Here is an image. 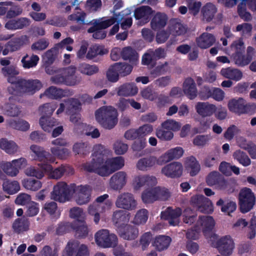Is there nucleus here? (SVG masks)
I'll return each instance as SVG.
<instances>
[{
  "label": "nucleus",
  "instance_id": "obj_42",
  "mask_svg": "<svg viewBox=\"0 0 256 256\" xmlns=\"http://www.w3.org/2000/svg\"><path fill=\"white\" fill-rule=\"evenodd\" d=\"M122 56L124 60H129L134 65L136 64L138 61V56L137 52L130 47L123 48Z\"/></svg>",
  "mask_w": 256,
  "mask_h": 256
},
{
  "label": "nucleus",
  "instance_id": "obj_17",
  "mask_svg": "<svg viewBox=\"0 0 256 256\" xmlns=\"http://www.w3.org/2000/svg\"><path fill=\"white\" fill-rule=\"evenodd\" d=\"M50 162L42 163V164H38V166L41 169L47 172L49 176L55 179H58L62 176L64 174H71L73 172V169L67 166H61L52 170V166L50 164Z\"/></svg>",
  "mask_w": 256,
  "mask_h": 256
},
{
  "label": "nucleus",
  "instance_id": "obj_59",
  "mask_svg": "<svg viewBox=\"0 0 256 256\" xmlns=\"http://www.w3.org/2000/svg\"><path fill=\"white\" fill-rule=\"evenodd\" d=\"M90 148L88 143L78 142L74 144L72 150L76 154L84 155L89 152Z\"/></svg>",
  "mask_w": 256,
  "mask_h": 256
},
{
  "label": "nucleus",
  "instance_id": "obj_8",
  "mask_svg": "<svg viewBox=\"0 0 256 256\" xmlns=\"http://www.w3.org/2000/svg\"><path fill=\"white\" fill-rule=\"evenodd\" d=\"M108 198V195L104 194L97 198L96 202L90 204L88 208L89 214L94 217V221L98 224L100 220V214L104 213L110 210L112 202L110 200L104 202Z\"/></svg>",
  "mask_w": 256,
  "mask_h": 256
},
{
  "label": "nucleus",
  "instance_id": "obj_16",
  "mask_svg": "<svg viewBox=\"0 0 256 256\" xmlns=\"http://www.w3.org/2000/svg\"><path fill=\"white\" fill-rule=\"evenodd\" d=\"M115 204L118 208L131 210L136 208L137 202L132 194L123 192L118 196Z\"/></svg>",
  "mask_w": 256,
  "mask_h": 256
},
{
  "label": "nucleus",
  "instance_id": "obj_38",
  "mask_svg": "<svg viewBox=\"0 0 256 256\" xmlns=\"http://www.w3.org/2000/svg\"><path fill=\"white\" fill-rule=\"evenodd\" d=\"M216 12V8L212 3H207L202 8L201 12L202 15V19L206 22H210L214 17Z\"/></svg>",
  "mask_w": 256,
  "mask_h": 256
},
{
  "label": "nucleus",
  "instance_id": "obj_27",
  "mask_svg": "<svg viewBox=\"0 0 256 256\" xmlns=\"http://www.w3.org/2000/svg\"><path fill=\"white\" fill-rule=\"evenodd\" d=\"M130 219V214L122 210H117L114 212L112 221L117 228H122L128 222Z\"/></svg>",
  "mask_w": 256,
  "mask_h": 256
},
{
  "label": "nucleus",
  "instance_id": "obj_64",
  "mask_svg": "<svg viewBox=\"0 0 256 256\" xmlns=\"http://www.w3.org/2000/svg\"><path fill=\"white\" fill-rule=\"evenodd\" d=\"M120 74L115 64L112 66L106 72V78L108 81L116 82L119 80Z\"/></svg>",
  "mask_w": 256,
  "mask_h": 256
},
{
  "label": "nucleus",
  "instance_id": "obj_47",
  "mask_svg": "<svg viewBox=\"0 0 256 256\" xmlns=\"http://www.w3.org/2000/svg\"><path fill=\"white\" fill-rule=\"evenodd\" d=\"M220 74L224 77L235 80H238L240 78V72L232 68H222L220 70Z\"/></svg>",
  "mask_w": 256,
  "mask_h": 256
},
{
  "label": "nucleus",
  "instance_id": "obj_48",
  "mask_svg": "<svg viewBox=\"0 0 256 256\" xmlns=\"http://www.w3.org/2000/svg\"><path fill=\"white\" fill-rule=\"evenodd\" d=\"M156 188L149 189L148 188L142 194V199L146 204L151 203L158 200Z\"/></svg>",
  "mask_w": 256,
  "mask_h": 256
},
{
  "label": "nucleus",
  "instance_id": "obj_49",
  "mask_svg": "<svg viewBox=\"0 0 256 256\" xmlns=\"http://www.w3.org/2000/svg\"><path fill=\"white\" fill-rule=\"evenodd\" d=\"M40 60L39 57L35 54L29 56L28 54L24 56L21 60L22 66L24 68H30L35 67Z\"/></svg>",
  "mask_w": 256,
  "mask_h": 256
},
{
  "label": "nucleus",
  "instance_id": "obj_11",
  "mask_svg": "<svg viewBox=\"0 0 256 256\" xmlns=\"http://www.w3.org/2000/svg\"><path fill=\"white\" fill-rule=\"evenodd\" d=\"M75 256H90V252L88 246L80 244L77 240H71L68 242L62 252V256H72L74 252Z\"/></svg>",
  "mask_w": 256,
  "mask_h": 256
},
{
  "label": "nucleus",
  "instance_id": "obj_51",
  "mask_svg": "<svg viewBox=\"0 0 256 256\" xmlns=\"http://www.w3.org/2000/svg\"><path fill=\"white\" fill-rule=\"evenodd\" d=\"M44 95L53 99L61 98L65 96L64 92L56 86H52L46 90Z\"/></svg>",
  "mask_w": 256,
  "mask_h": 256
},
{
  "label": "nucleus",
  "instance_id": "obj_22",
  "mask_svg": "<svg viewBox=\"0 0 256 256\" xmlns=\"http://www.w3.org/2000/svg\"><path fill=\"white\" fill-rule=\"evenodd\" d=\"M128 175L124 171H120L112 176L110 180V187L116 190H120L126 185Z\"/></svg>",
  "mask_w": 256,
  "mask_h": 256
},
{
  "label": "nucleus",
  "instance_id": "obj_4",
  "mask_svg": "<svg viewBox=\"0 0 256 256\" xmlns=\"http://www.w3.org/2000/svg\"><path fill=\"white\" fill-rule=\"evenodd\" d=\"M82 110L81 103L78 99L68 98L60 104V107L56 114L59 115L66 110V112L70 116V120L74 123L76 127L82 128L81 124H84L81 120L80 112Z\"/></svg>",
  "mask_w": 256,
  "mask_h": 256
},
{
  "label": "nucleus",
  "instance_id": "obj_35",
  "mask_svg": "<svg viewBox=\"0 0 256 256\" xmlns=\"http://www.w3.org/2000/svg\"><path fill=\"white\" fill-rule=\"evenodd\" d=\"M0 148L10 155L14 154L19 150L18 146L14 141L4 138L0 140Z\"/></svg>",
  "mask_w": 256,
  "mask_h": 256
},
{
  "label": "nucleus",
  "instance_id": "obj_3",
  "mask_svg": "<svg viewBox=\"0 0 256 256\" xmlns=\"http://www.w3.org/2000/svg\"><path fill=\"white\" fill-rule=\"evenodd\" d=\"M8 82L12 84L8 88V92L12 94L21 93L32 94L42 87L41 82L38 80H26L19 77H10Z\"/></svg>",
  "mask_w": 256,
  "mask_h": 256
},
{
  "label": "nucleus",
  "instance_id": "obj_20",
  "mask_svg": "<svg viewBox=\"0 0 256 256\" xmlns=\"http://www.w3.org/2000/svg\"><path fill=\"white\" fill-rule=\"evenodd\" d=\"M138 90V88L134 83L126 82L116 88L110 94L114 96L116 94L120 96L129 97L136 95Z\"/></svg>",
  "mask_w": 256,
  "mask_h": 256
},
{
  "label": "nucleus",
  "instance_id": "obj_26",
  "mask_svg": "<svg viewBox=\"0 0 256 256\" xmlns=\"http://www.w3.org/2000/svg\"><path fill=\"white\" fill-rule=\"evenodd\" d=\"M216 37L212 34L204 32L196 38L197 46L202 49H206L216 42Z\"/></svg>",
  "mask_w": 256,
  "mask_h": 256
},
{
  "label": "nucleus",
  "instance_id": "obj_50",
  "mask_svg": "<svg viewBox=\"0 0 256 256\" xmlns=\"http://www.w3.org/2000/svg\"><path fill=\"white\" fill-rule=\"evenodd\" d=\"M57 107L55 102L45 104L38 108V112L41 116L50 117Z\"/></svg>",
  "mask_w": 256,
  "mask_h": 256
},
{
  "label": "nucleus",
  "instance_id": "obj_44",
  "mask_svg": "<svg viewBox=\"0 0 256 256\" xmlns=\"http://www.w3.org/2000/svg\"><path fill=\"white\" fill-rule=\"evenodd\" d=\"M78 70L82 74L86 76H92L98 71V68L96 65L85 62L80 63L78 66Z\"/></svg>",
  "mask_w": 256,
  "mask_h": 256
},
{
  "label": "nucleus",
  "instance_id": "obj_54",
  "mask_svg": "<svg viewBox=\"0 0 256 256\" xmlns=\"http://www.w3.org/2000/svg\"><path fill=\"white\" fill-rule=\"evenodd\" d=\"M28 222L25 218H18L12 224V228L15 232H20L28 228Z\"/></svg>",
  "mask_w": 256,
  "mask_h": 256
},
{
  "label": "nucleus",
  "instance_id": "obj_30",
  "mask_svg": "<svg viewBox=\"0 0 256 256\" xmlns=\"http://www.w3.org/2000/svg\"><path fill=\"white\" fill-rule=\"evenodd\" d=\"M0 168L3 172L0 169V178L4 179L5 174L10 177H15L18 174V170L14 167L12 161L2 162Z\"/></svg>",
  "mask_w": 256,
  "mask_h": 256
},
{
  "label": "nucleus",
  "instance_id": "obj_63",
  "mask_svg": "<svg viewBox=\"0 0 256 256\" xmlns=\"http://www.w3.org/2000/svg\"><path fill=\"white\" fill-rule=\"evenodd\" d=\"M212 139L210 134L198 135L196 136L193 140V144L199 147H203L206 145Z\"/></svg>",
  "mask_w": 256,
  "mask_h": 256
},
{
  "label": "nucleus",
  "instance_id": "obj_13",
  "mask_svg": "<svg viewBox=\"0 0 256 256\" xmlns=\"http://www.w3.org/2000/svg\"><path fill=\"white\" fill-rule=\"evenodd\" d=\"M72 192L75 193V201L78 205L86 204L90 200L92 188L89 186L74 184Z\"/></svg>",
  "mask_w": 256,
  "mask_h": 256
},
{
  "label": "nucleus",
  "instance_id": "obj_57",
  "mask_svg": "<svg viewBox=\"0 0 256 256\" xmlns=\"http://www.w3.org/2000/svg\"><path fill=\"white\" fill-rule=\"evenodd\" d=\"M148 218V211L146 209H141L136 212L133 222L136 224H144L146 222Z\"/></svg>",
  "mask_w": 256,
  "mask_h": 256
},
{
  "label": "nucleus",
  "instance_id": "obj_2",
  "mask_svg": "<svg viewBox=\"0 0 256 256\" xmlns=\"http://www.w3.org/2000/svg\"><path fill=\"white\" fill-rule=\"evenodd\" d=\"M76 68L74 66H70L62 68L46 66V72L52 75L50 81L54 84H64L72 86L78 84L80 78L76 75Z\"/></svg>",
  "mask_w": 256,
  "mask_h": 256
},
{
  "label": "nucleus",
  "instance_id": "obj_19",
  "mask_svg": "<svg viewBox=\"0 0 256 256\" xmlns=\"http://www.w3.org/2000/svg\"><path fill=\"white\" fill-rule=\"evenodd\" d=\"M184 167L178 162H174L168 164L161 170L162 174L167 178H180L183 174Z\"/></svg>",
  "mask_w": 256,
  "mask_h": 256
},
{
  "label": "nucleus",
  "instance_id": "obj_46",
  "mask_svg": "<svg viewBox=\"0 0 256 256\" xmlns=\"http://www.w3.org/2000/svg\"><path fill=\"white\" fill-rule=\"evenodd\" d=\"M60 52L55 46L52 48L47 50L42 56V60L44 64L50 65L52 64L56 56Z\"/></svg>",
  "mask_w": 256,
  "mask_h": 256
},
{
  "label": "nucleus",
  "instance_id": "obj_25",
  "mask_svg": "<svg viewBox=\"0 0 256 256\" xmlns=\"http://www.w3.org/2000/svg\"><path fill=\"white\" fill-rule=\"evenodd\" d=\"M120 236L124 240H131L136 238L138 234V229L134 226L126 224L117 230Z\"/></svg>",
  "mask_w": 256,
  "mask_h": 256
},
{
  "label": "nucleus",
  "instance_id": "obj_61",
  "mask_svg": "<svg viewBox=\"0 0 256 256\" xmlns=\"http://www.w3.org/2000/svg\"><path fill=\"white\" fill-rule=\"evenodd\" d=\"M164 129L172 131H178L181 127V124L176 120L169 119L165 120L162 124Z\"/></svg>",
  "mask_w": 256,
  "mask_h": 256
},
{
  "label": "nucleus",
  "instance_id": "obj_33",
  "mask_svg": "<svg viewBox=\"0 0 256 256\" xmlns=\"http://www.w3.org/2000/svg\"><path fill=\"white\" fill-rule=\"evenodd\" d=\"M2 189L6 194L13 195L20 190V186L17 180L7 179L2 182Z\"/></svg>",
  "mask_w": 256,
  "mask_h": 256
},
{
  "label": "nucleus",
  "instance_id": "obj_29",
  "mask_svg": "<svg viewBox=\"0 0 256 256\" xmlns=\"http://www.w3.org/2000/svg\"><path fill=\"white\" fill-rule=\"evenodd\" d=\"M206 182L210 186H216L220 189L224 188L226 184L224 178L217 172H212L208 176Z\"/></svg>",
  "mask_w": 256,
  "mask_h": 256
},
{
  "label": "nucleus",
  "instance_id": "obj_12",
  "mask_svg": "<svg viewBox=\"0 0 256 256\" xmlns=\"http://www.w3.org/2000/svg\"><path fill=\"white\" fill-rule=\"evenodd\" d=\"M157 184L156 177L147 175L142 174L134 176L132 182V186L135 192L140 191L142 188H152Z\"/></svg>",
  "mask_w": 256,
  "mask_h": 256
},
{
  "label": "nucleus",
  "instance_id": "obj_36",
  "mask_svg": "<svg viewBox=\"0 0 256 256\" xmlns=\"http://www.w3.org/2000/svg\"><path fill=\"white\" fill-rule=\"evenodd\" d=\"M30 42V38L26 35L15 38L8 42V46L12 51L20 50L24 46Z\"/></svg>",
  "mask_w": 256,
  "mask_h": 256
},
{
  "label": "nucleus",
  "instance_id": "obj_43",
  "mask_svg": "<svg viewBox=\"0 0 256 256\" xmlns=\"http://www.w3.org/2000/svg\"><path fill=\"white\" fill-rule=\"evenodd\" d=\"M8 125L12 128L21 130L26 131L30 127L28 122L23 120H10L7 122Z\"/></svg>",
  "mask_w": 256,
  "mask_h": 256
},
{
  "label": "nucleus",
  "instance_id": "obj_37",
  "mask_svg": "<svg viewBox=\"0 0 256 256\" xmlns=\"http://www.w3.org/2000/svg\"><path fill=\"white\" fill-rule=\"evenodd\" d=\"M166 22L167 17L166 14L158 13L152 20L151 28L154 30H160L165 26Z\"/></svg>",
  "mask_w": 256,
  "mask_h": 256
},
{
  "label": "nucleus",
  "instance_id": "obj_55",
  "mask_svg": "<svg viewBox=\"0 0 256 256\" xmlns=\"http://www.w3.org/2000/svg\"><path fill=\"white\" fill-rule=\"evenodd\" d=\"M86 14L82 10L78 11L68 16L70 20L76 21L78 23L82 24H88L92 22L88 20H86Z\"/></svg>",
  "mask_w": 256,
  "mask_h": 256
},
{
  "label": "nucleus",
  "instance_id": "obj_6",
  "mask_svg": "<svg viewBox=\"0 0 256 256\" xmlns=\"http://www.w3.org/2000/svg\"><path fill=\"white\" fill-rule=\"evenodd\" d=\"M208 240L222 256H231L235 248L234 240L230 235L219 236L211 234Z\"/></svg>",
  "mask_w": 256,
  "mask_h": 256
},
{
  "label": "nucleus",
  "instance_id": "obj_28",
  "mask_svg": "<svg viewBox=\"0 0 256 256\" xmlns=\"http://www.w3.org/2000/svg\"><path fill=\"white\" fill-rule=\"evenodd\" d=\"M182 90L189 99L195 98L197 96L198 91L194 80L190 78H186L183 84Z\"/></svg>",
  "mask_w": 256,
  "mask_h": 256
},
{
  "label": "nucleus",
  "instance_id": "obj_60",
  "mask_svg": "<svg viewBox=\"0 0 256 256\" xmlns=\"http://www.w3.org/2000/svg\"><path fill=\"white\" fill-rule=\"evenodd\" d=\"M81 126L82 129L81 132L86 136H90L93 138H98L100 136V133L98 129L87 125L86 124H82Z\"/></svg>",
  "mask_w": 256,
  "mask_h": 256
},
{
  "label": "nucleus",
  "instance_id": "obj_9",
  "mask_svg": "<svg viewBox=\"0 0 256 256\" xmlns=\"http://www.w3.org/2000/svg\"><path fill=\"white\" fill-rule=\"evenodd\" d=\"M96 245L102 248H106L115 247L118 242L116 236L110 233L108 230L102 229L98 230L94 236Z\"/></svg>",
  "mask_w": 256,
  "mask_h": 256
},
{
  "label": "nucleus",
  "instance_id": "obj_40",
  "mask_svg": "<svg viewBox=\"0 0 256 256\" xmlns=\"http://www.w3.org/2000/svg\"><path fill=\"white\" fill-rule=\"evenodd\" d=\"M168 31H170V34L174 36H180L186 32V28L180 22L173 20L170 22L168 26Z\"/></svg>",
  "mask_w": 256,
  "mask_h": 256
},
{
  "label": "nucleus",
  "instance_id": "obj_31",
  "mask_svg": "<svg viewBox=\"0 0 256 256\" xmlns=\"http://www.w3.org/2000/svg\"><path fill=\"white\" fill-rule=\"evenodd\" d=\"M153 11L148 6H142L136 8L134 12V16L136 20H139L142 24H144L149 21L150 18Z\"/></svg>",
  "mask_w": 256,
  "mask_h": 256
},
{
  "label": "nucleus",
  "instance_id": "obj_34",
  "mask_svg": "<svg viewBox=\"0 0 256 256\" xmlns=\"http://www.w3.org/2000/svg\"><path fill=\"white\" fill-rule=\"evenodd\" d=\"M156 164H157L156 157L151 156L140 159L136 164V168L140 170L146 171Z\"/></svg>",
  "mask_w": 256,
  "mask_h": 256
},
{
  "label": "nucleus",
  "instance_id": "obj_62",
  "mask_svg": "<svg viewBox=\"0 0 256 256\" xmlns=\"http://www.w3.org/2000/svg\"><path fill=\"white\" fill-rule=\"evenodd\" d=\"M182 218L185 224H192L196 220V214L190 208H186L183 212Z\"/></svg>",
  "mask_w": 256,
  "mask_h": 256
},
{
  "label": "nucleus",
  "instance_id": "obj_24",
  "mask_svg": "<svg viewBox=\"0 0 256 256\" xmlns=\"http://www.w3.org/2000/svg\"><path fill=\"white\" fill-rule=\"evenodd\" d=\"M195 108L198 114L205 118L212 116L216 112L217 107L215 104L208 102H198Z\"/></svg>",
  "mask_w": 256,
  "mask_h": 256
},
{
  "label": "nucleus",
  "instance_id": "obj_23",
  "mask_svg": "<svg viewBox=\"0 0 256 256\" xmlns=\"http://www.w3.org/2000/svg\"><path fill=\"white\" fill-rule=\"evenodd\" d=\"M215 226V221L211 216H200L196 222V227L202 231L206 235L207 232L211 231Z\"/></svg>",
  "mask_w": 256,
  "mask_h": 256
},
{
  "label": "nucleus",
  "instance_id": "obj_5",
  "mask_svg": "<svg viewBox=\"0 0 256 256\" xmlns=\"http://www.w3.org/2000/svg\"><path fill=\"white\" fill-rule=\"evenodd\" d=\"M117 110L112 106H103L95 112L96 121L104 128L111 129L117 124Z\"/></svg>",
  "mask_w": 256,
  "mask_h": 256
},
{
  "label": "nucleus",
  "instance_id": "obj_39",
  "mask_svg": "<svg viewBox=\"0 0 256 256\" xmlns=\"http://www.w3.org/2000/svg\"><path fill=\"white\" fill-rule=\"evenodd\" d=\"M171 242L170 237L166 236H156L154 242V246L159 251H162L168 248Z\"/></svg>",
  "mask_w": 256,
  "mask_h": 256
},
{
  "label": "nucleus",
  "instance_id": "obj_58",
  "mask_svg": "<svg viewBox=\"0 0 256 256\" xmlns=\"http://www.w3.org/2000/svg\"><path fill=\"white\" fill-rule=\"evenodd\" d=\"M44 208L53 218H57L60 216V212L58 209L57 204L55 202L46 203Z\"/></svg>",
  "mask_w": 256,
  "mask_h": 256
},
{
  "label": "nucleus",
  "instance_id": "obj_21",
  "mask_svg": "<svg viewBox=\"0 0 256 256\" xmlns=\"http://www.w3.org/2000/svg\"><path fill=\"white\" fill-rule=\"evenodd\" d=\"M182 214L181 208H177L173 209L170 207L161 212V218L166 220L170 226H176L180 222V217Z\"/></svg>",
  "mask_w": 256,
  "mask_h": 256
},
{
  "label": "nucleus",
  "instance_id": "obj_1",
  "mask_svg": "<svg viewBox=\"0 0 256 256\" xmlns=\"http://www.w3.org/2000/svg\"><path fill=\"white\" fill-rule=\"evenodd\" d=\"M111 153V151L104 146L96 145L92 154L91 161L83 164L84 170L94 172L102 176H108L121 169L124 165V158L122 156L108 158L104 161V156Z\"/></svg>",
  "mask_w": 256,
  "mask_h": 256
},
{
  "label": "nucleus",
  "instance_id": "obj_45",
  "mask_svg": "<svg viewBox=\"0 0 256 256\" xmlns=\"http://www.w3.org/2000/svg\"><path fill=\"white\" fill-rule=\"evenodd\" d=\"M22 184L26 189L32 191H36L42 186L40 181L30 178L23 179Z\"/></svg>",
  "mask_w": 256,
  "mask_h": 256
},
{
  "label": "nucleus",
  "instance_id": "obj_14",
  "mask_svg": "<svg viewBox=\"0 0 256 256\" xmlns=\"http://www.w3.org/2000/svg\"><path fill=\"white\" fill-rule=\"evenodd\" d=\"M30 156L36 160L42 163L54 162L55 161V158L52 156L49 152H46L44 148L36 145L32 144L30 148Z\"/></svg>",
  "mask_w": 256,
  "mask_h": 256
},
{
  "label": "nucleus",
  "instance_id": "obj_41",
  "mask_svg": "<svg viewBox=\"0 0 256 256\" xmlns=\"http://www.w3.org/2000/svg\"><path fill=\"white\" fill-rule=\"evenodd\" d=\"M39 122L42 129L48 132H50L54 126L58 124L56 119L44 116H41Z\"/></svg>",
  "mask_w": 256,
  "mask_h": 256
},
{
  "label": "nucleus",
  "instance_id": "obj_7",
  "mask_svg": "<svg viewBox=\"0 0 256 256\" xmlns=\"http://www.w3.org/2000/svg\"><path fill=\"white\" fill-rule=\"evenodd\" d=\"M122 19V16L118 14L116 16V18H110L104 20H94L92 22L94 26L88 30V32L93 33L92 36L94 38H104L106 36V32L104 29L115 24L116 22H120Z\"/></svg>",
  "mask_w": 256,
  "mask_h": 256
},
{
  "label": "nucleus",
  "instance_id": "obj_53",
  "mask_svg": "<svg viewBox=\"0 0 256 256\" xmlns=\"http://www.w3.org/2000/svg\"><path fill=\"white\" fill-rule=\"evenodd\" d=\"M52 156L61 160L66 158L70 154V150L67 148L59 147H52L50 149Z\"/></svg>",
  "mask_w": 256,
  "mask_h": 256
},
{
  "label": "nucleus",
  "instance_id": "obj_10",
  "mask_svg": "<svg viewBox=\"0 0 256 256\" xmlns=\"http://www.w3.org/2000/svg\"><path fill=\"white\" fill-rule=\"evenodd\" d=\"M73 187L74 184L69 186L64 182H58L54 186L50 198L54 200L64 202L68 200Z\"/></svg>",
  "mask_w": 256,
  "mask_h": 256
},
{
  "label": "nucleus",
  "instance_id": "obj_32",
  "mask_svg": "<svg viewBox=\"0 0 256 256\" xmlns=\"http://www.w3.org/2000/svg\"><path fill=\"white\" fill-rule=\"evenodd\" d=\"M184 166L187 172L192 176L198 174L200 170L199 162L194 157L192 156L186 159Z\"/></svg>",
  "mask_w": 256,
  "mask_h": 256
},
{
  "label": "nucleus",
  "instance_id": "obj_56",
  "mask_svg": "<svg viewBox=\"0 0 256 256\" xmlns=\"http://www.w3.org/2000/svg\"><path fill=\"white\" fill-rule=\"evenodd\" d=\"M216 204L218 206H222V212L228 213V214L236 209V204L234 202H224V200L221 198L216 202Z\"/></svg>",
  "mask_w": 256,
  "mask_h": 256
},
{
  "label": "nucleus",
  "instance_id": "obj_18",
  "mask_svg": "<svg viewBox=\"0 0 256 256\" xmlns=\"http://www.w3.org/2000/svg\"><path fill=\"white\" fill-rule=\"evenodd\" d=\"M191 203L200 212L210 214L214 211V206L212 201L202 195H196L191 198Z\"/></svg>",
  "mask_w": 256,
  "mask_h": 256
},
{
  "label": "nucleus",
  "instance_id": "obj_15",
  "mask_svg": "<svg viewBox=\"0 0 256 256\" xmlns=\"http://www.w3.org/2000/svg\"><path fill=\"white\" fill-rule=\"evenodd\" d=\"M256 204V197L251 189H241V212L246 213L252 209Z\"/></svg>",
  "mask_w": 256,
  "mask_h": 256
},
{
  "label": "nucleus",
  "instance_id": "obj_52",
  "mask_svg": "<svg viewBox=\"0 0 256 256\" xmlns=\"http://www.w3.org/2000/svg\"><path fill=\"white\" fill-rule=\"evenodd\" d=\"M70 216L78 222H83L86 218V213L79 207H74L70 210Z\"/></svg>",
  "mask_w": 256,
  "mask_h": 256
}]
</instances>
